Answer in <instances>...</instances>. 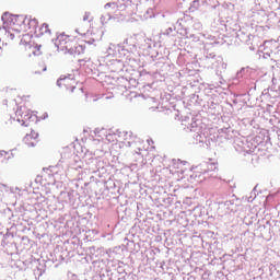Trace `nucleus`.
<instances>
[{
	"label": "nucleus",
	"mask_w": 280,
	"mask_h": 280,
	"mask_svg": "<svg viewBox=\"0 0 280 280\" xmlns=\"http://www.w3.org/2000/svg\"><path fill=\"white\" fill-rule=\"evenodd\" d=\"M83 21H89V23H91V21H93V16H91V13H85L83 16Z\"/></svg>",
	"instance_id": "obj_11"
},
{
	"label": "nucleus",
	"mask_w": 280,
	"mask_h": 280,
	"mask_svg": "<svg viewBox=\"0 0 280 280\" xmlns=\"http://www.w3.org/2000/svg\"><path fill=\"white\" fill-rule=\"evenodd\" d=\"M55 45L58 51H63V54H84V46L78 45L75 37H71L65 33L57 37Z\"/></svg>",
	"instance_id": "obj_2"
},
{
	"label": "nucleus",
	"mask_w": 280,
	"mask_h": 280,
	"mask_svg": "<svg viewBox=\"0 0 280 280\" xmlns=\"http://www.w3.org/2000/svg\"><path fill=\"white\" fill-rule=\"evenodd\" d=\"M37 36H45V34H51V31L49 30V24L44 23L42 26L36 31Z\"/></svg>",
	"instance_id": "obj_7"
},
{
	"label": "nucleus",
	"mask_w": 280,
	"mask_h": 280,
	"mask_svg": "<svg viewBox=\"0 0 280 280\" xmlns=\"http://www.w3.org/2000/svg\"><path fill=\"white\" fill-rule=\"evenodd\" d=\"M13 25L14 24L11 25V30L8 32V36L10 37L11 40H14V33L13 32H16V31L12 30Z\"/></svg>",
	"instance_id": "obj_12"
},
{
	"label": "nucleus",
	"mask_w": 280,
	"mask_h": 280,
	"mask_svg": "<svg viewBox=\"0 0 280 280\" xmlns=\"http://www.w3.org/2000/svg\"><path fill=\"white\" fill-rule=\"evenodd\" d=\"M75 32H77V34H80L81 36H86V32H89V26H86L83 23H81L75 28Z\"/></svg>",
	"instance_id": "obj_8"
},
{
	"label": "nucleus",
	"mask_w": 280,
	"mask_h": 280,
	"mask_svg": "<svg viewBox=\"0 0 280 280\" xmlns=\"http://www.w3.org/2000/svg\"><path fill=\"white\" fill-rule=\"evenodd\" d=\"M30 133H26L23 138V143L26 144L27 148H36L38 145V132L34 130L33 127L28 128Z\"/></svg>",
	"instance_id": "obj_5"
},
{
	"label": "nucleus",
	"mask_w": 280,
	"mask_h": 280,
	"mask_svg": "<svg viewBox=\"0 0 280 280\" xmlns=\"http://www.w3.org/2000/svg\"><path fill=\"white\" fill-rule=\"evenodd\" d=\"M3 57V48L0 47V58Z\"/></svg>",
	"instance_id": "obj_13"
},
{
	"label": "nucleus",
	"mask_w": 280,
	"mask_h": 280,
	"mask_svg": "<svg viewBox=\"0 0 280 280\" xmlns=\"http://www.w3.org/2000/svg\"><path fill=\"white\" fill-rule=\"evenodd\" d=\"M105 139H106L107 143H112V145H115V143H117V133L109 132L106 135Z\"/></svg>",
	"instance_id": "obj_9"
},
{
	"label": "nucleus",
	"mask_w": 280,
	"mask_h": 280,
	"mask_svg": "<svg viewBox=\"0 0 280 280\" xmlns=\"http://www.w3.org/2000/svg\"><path fill=\"white\" fill-rule=\"evenodd\" d=\"M34 47H35L34 51H36V49H37V51H39V48H36V46H34Z\"/></svg>",
	"instance_id": "obj_14"
},
{
	"label": "nucleus",
	"mask_w": 280,
	"mask_h": 280,
	"mask_svg": "<svg viewBox=\"0 0 280 280\" xmlns=\"http://www.w3.org/2000/svg\"><path fill=\"white\" fill-rule=\"evenodd\" d=\"M149 3H152V0H150Z\"/></svg>",
	"instance_id": "obj_15"
},
{
	"label": "nucleus",
	"mask_w": 280,
	"mask_h": 280,
	"mask_svg": "<svg viewBox=\"0 0 280 280\" xmlns=\"http://www.w3.org/2000/svg\"><path fill=\"white\" fill-rule=\"evenodd\" d=\"M15 117L23 128H34L36 124V115L26 106H20L15 112Z\"/></svg>",
	"instance_id": "obj_3"
},
{
	"label": "nucleus",
	"mask_w": 280,
	"mask_h": 280,
	"mask_svg": "<svg viewBox=\"0 0 280 280\" xmlns=\"http://www.w3.org/2000/svg\"><path fill=\"white\" fill-rule=\"evenodd\" d=\"M43 71H47V66H45V63L35 66V73H43Z\"/></svg>",
	"instance_id": "obj_10"
},
{
	"label": "nucleus",
	"mask_w": 280,
	"mask_h": 280,
	"mask_svg": "<svg viewBox=\"0 0 280 280\" xmlns=\"http://www.w3.org/2000/svg\"><path fill=\"white\" fill-rule=\"evenodd\" d=\"M57 84L60 89L68 91V93H73L78 86V81L75 80V75L68 74L61 75L60 79H58Z\"/></svg>",
	"instance_id": "obj_4"
},
{
	"label": "nucleus",
	"mask_w": 280,
	"mask_h": 280,
	"mask_svg": "<svg viewBox=\"0 0 280 280\" xmlns=\"http://www.w3.org/2000/svg\"><path fill=\"white\" fill-rule=\"evenodd\" d=\"M16 156V150L0 151V163H7V161H12Z\"/></svg>",
	"instance_id": "obj_6"
},
{
	"label": "nucleus",
	"mask_w": 280,
	"mask_h": 280,
	"mask_svg": "<svg viewBox=\"0 0 280 280\" xmlns=\"http://www.w3.org/2000/svg\"><path fill=\"white\" fill-rule=\"evenodd\" d=\"M38 27V20L36 18H27V16H16L13 20V26L11 30L15 32L16 34H21L23 32H28L27 34H24L21 39V45H24L33 56H36V47L34 46V42L32 38H34V34H36V28Z\"/></svg>",
	"instance_id": "obj_1"
}]
</instances>
